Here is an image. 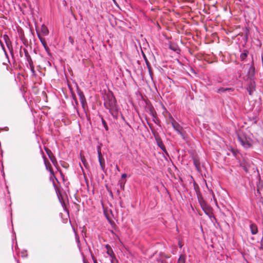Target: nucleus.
Listing matches in <instances>:
<instances>
[{
    "instance_id": "obj_5",
    "label": "nucleus",
    "mask_w": 263,
    "mask_h": 263,
    "mask_svg": "<svg viewBox=\"0 0 263 263\" xmlns=\"http://www.w3.org/2000/svg\"><path fill=\"white\" fill-rule=\"evenodd\" d=\"M43 158L44 159V164L46 166V170H48L50 172V174L53 176V177L55 178V179L57 180V181H58V179H57V178L55 177V176L54 175V172L52 168L51 164L49 162H48L47 159L45 155L43 156Z\"/></svg>"
},
{
    "instance_id": "obj_47",
    "label": "nucleus",
    "mask_w": 263,
    "mask_h": 263,
    "mask_svg": "<svg viewBox=\"0 0 263 263\" xmlns=\"http://www.w3.org/2000/svg\"><path fill=\"white\" fill-rule=\"evenodd\" d=\"M116 167L117 170L118 172H119V171H120V170H119V168L118 167V165H116Z\"/></svg>"
},
{
    "instance_id": "obj_17",
    "label": "nucleus",
    "mask_w": 263,
    "mask_h": 263,
    "mask_svg": "<svg viewBox=\"0 0 263 263\" xmlns=\"http://www.w3.org/2000/svg\"><path fill=\"white\" fill-rule=\"evenodd\" d=\"M251 233L253 235L256 234L258 232V229L257 226L254 223H251L250 226Z\"/></svg>"
},
{
    "instance_id": "obj_2",
    "label": "nucleus",
    "mask_w": 263,
    "mask_h": 263,
    "mask_svg": "<svg viewBox=\"0 0 263 263\" xmlns=\"http://www.w3.org/2000/svg\"><path fill=\"white\" fill-rule=\"evenodd\" d=\"M171 123L173 128L183 138H185L184 134L182 132V127L181 125L177 122L174 118L171 116Z\"/></svg>"
},
{
    "instance_id": "obj_7",
    "label": "nucleus",
    "mask_w": 263,
    "mask_h": 263,
    "mask_svg": "<svg viewBox=\"0 0 263 263\" xmlns=\"http://www.w3.org/2000/svg\"><path fill=\"white\" fill-rule=\"evenodd\" d=\"M145 110L147 112L149 113L153 118H156L157 113L155 110L154 107L150 103H146Z\"/></svg>"
},
{
    "instance_id": "obj_10",
    "label": "nucleus",
    "mask_w": 263,
    "mask_h": 263,
    "mask_svg": "<svg viewBox=\"0 0 263 263\" xmlns=\"http://www.w3.org/2000/svg\"><path fill=\"white\" fill-rule=\"evenodd\" d=\"M239 165L241 167H242L243 170L248 173L249 172V168L250 167V164L249 162H248L246 160L243 159L242 161L239 162Z\"/></svg>"
},
{
    "instance_id": "obj_30",
    "label": "nucleus",
    "mask_w": 263,
    "mask_h": 263,
    "mask_svg": "<svg viewBox=\"0 0 263 263\" xmlns=\"http://www.w3.org/2000/svg\"><path fill=\"white\" fill-rule=\"evenodd\" d=\"M125 182L119 181L118 184L120 185L121 190H124Z\"/></svg>"
},
{
    "instance_id": "obj_16",
    "label": "nucleus",
    "mask_w": 263,
    "mask_h": 263,
    "mask_svg": "<svg viewBox=\"0 0 263 263\" xmlns=\"http://www.w3.org/2000/svg\"><path fill=\"white\" fill-rule=\"evenodd\" d=\"M98 159L101 168L103 172H104L105 168V159L103 157L102 155L98 156Z\"/></svg>"
},
{
    "instance_id": "obj_37",
    "label": "nucleus",
    "mask_w": 263,
    "mask_h": 263,
    "mask_svg": "<svg viewBox=\"0 0 263 263\" xmlns=\"http://www.w3.org/2000/svg\"><path fill=\"white\" fill-rule=\"evenodd\" d=\"M68 39H69V42L71 43V44L73 45L74 43V40L72 39V37L71 36H69Z\"/></svg>"
},
{
    "instance_id": "obj_28",
    "label": "nucleus",
    "mask_w": 263,
    "mask_h": 263,
    "mask_svg": "<svg viewBox=\"0 0 263 263\" xmlns=\"http://www.w3.org/2000/svg\"><path fill=\"white\" fill-rule=\"evenodd\" d=\"M107 254H108L112 258H115V254L112 251V249L111 250H109V249H108V250L107 251Z\"/></svg>"
},
{
    "instance_id": "obj_36",
    "label": "nucleus",
    "mask_w": 263,
    "mask_h": 263,
    "mask_svg": "<svg viewBox=\"0 0 263 263\" xmlns=\"http://www.w3.org/2000/svg\"><path fill=\"white\" fill-rule=\"evenodd\" d=\"M72 97H73V99L74 100L76 105H78V100L76 98V97L75 95H72Z\"/></svg>"
},
{
    "instance_id": "obj_4",
    "label": "nucleus",
    "mask_w": 263,
    "mask_h": 263,
    "mask_svg": "<svg viewBox=\"0 0 263 263\" xmlns=\"http://www.w3.org/2000/svg\"><path fill=\"white\" fill-rule=\"evenodd\" d=\"M247 89L250 96L253 95V92L256 89V84L254 80H249Z\"/></svg>"
},
{
    "instance_id": "obj_15",
    "label": "nucleus",
    "mask_w": 263,
    "mask_h": 263,
    "mask_svg": "<svg viewBox=\"0 0 263 263\" xmlns=\"http://www.w3.org/2000/svg\"><path fill=\"white\" fill-rule=\"evenodd\" d=\"M143 57L144 61L146 63V66L148 69L149 73L150 76L152 77V75L153 74L152 67H151V64H150L148 59H147L146 55L144 54V53H143Z\"/></svg>"
},
{
    "instance_id": "obj_21",
    "label": "nucleus",
    "mask_w": 263,
    "mask_h": 263,
    "mask_svg": "<svg viewBox=\"0 0 263 263\" xmlns=\"http://www.w3.org/2000/svg\"><path fill=\"white\" fill-rule=\"evenodd\" d=\"M42 32L45 35H46L49 33V30L48 28L45 25H42L41 28Z\"/></svg>"
},
{
    "instance_id": "obj_18",
    "label": "nucleus",
    "mask_w": 263,
    "mask_h": 263,
    "mask_svg": "<svg viewBox=\"0 0 263 263\" xmlns=\"http://www.w3.org/2000/svg\"><path fill=\"white\" fill-rule=\"evenodd\" d=\"M234 89L233 88H223V87H220L219 89H217V93H221L224 92L225 91H234Z\"/></svg>"
},
{
    "instance_id": "obj_12",
    "label": "nucleus",
    "mask_w": 263,
    "mask_h": 263,
    "mask_svg": "<svg viewBox=\"0 0 263 263\" xmlns=\"http://www.w3.org/2000/svg\"><path fill=\"white\" fill-rule=\"evenodd\" d=\"M169 48L177 53H179L181 51L178 45L175 43L171 42L169 45Z\"/></svg>"
},
{
    "instance_id": "obj_13",
    "label": "nucleus",
    "mask_w": 263,
    "mask_h": 263,
    "mask_svg": "<svg viewBox=\"0 0 263 263\" xmlns=\"http://www.w3.org/2000/svg\"><path fill=\"white\" fill-rule=\"evenodd\" d=\"M192 159L193 161V163L196 169L199 171L200 168V163L198 157L197 156L193 155L192 156Z\"/></svg>"
},
{
    "instance_id": "obj_43",
    "label": "nucleus",
    "mask_w": 263,
    "mask_h": 263,
    "mask_svg": "<svg viewBox=\"0 0 263 263\" xmlns=\"http://www.w3.org/2000/svg\"><path fill=\"white\" fill-rule=\"evenodd\" d=\"M105 247H106V248L107 250H108V249H109V250L112 249L111 248L110 246L109 245H106L105 246Z\"/></svg>"
},
{
    "instance_id": "obj_35",
    "label": "nucleus",
    "mask_w": 263,
    "mask_h": 263,
    "mask_svg": "<svg viewBox=\"0 0 263 263\" xmlns=\"http://www.w3.org/2000/svg\"><path fill=\"white\" fill-rule=\"evenodd\" d=\"M157 262H160V263H167V261L165 260H161L160 259H157Z\"/></svg>"
},
{
    "instance_id": "obj_29",
    "label": "nucleus",
    "mask_w": 263,
    "mask_h": 263,
    "mask_svg": "<svg viewBox=\"0 0 263 263\" xmlns=\"http://www.w3.org/2000/svg\"><path fill=\"white\" fill-rule=\"evenodd\" d=\"M101 121H102V124H103L104 128L105 129V130L106 131L108 130V127L107 123L106 122L105 120L103 118H101Z\"/></svg>"
},
{
    "instance_id": "obj_19",
    "label": "nucleus",
    "mask_w": 263,
    "mask_h": 263,
    "mask_svg": "<svg viewBox=\"0 0 263 263\" xmlns=\"http://www.w3.org/2000/svg\"><path fill=\"white\" fill-rule=\"evenodd\" d=\"M249 51L247 50H243V52L240 55V58L242 61H244L247 57Z\"/></svg>"
},
{
    "instance_id": "obj_23",
    "label": "nucleus",
    "mask_w": 263,
    "mask_h": 263,
    "mask_svg": "<svg viewBox=\"0 0 263 263\" xmlns=\"http://www.w3.org/2000/svg\"><path fill=\"white\" fill-rule=\"evenodd\" d=\"M23 51H24V52L25 53V55L26 57V58L27 59V61H31V58L30 57V55H29L27 50L26 49V48H23Z\"/></svg>"
},
{
    "instance_id": "obj_11",
    "label": "nucleus",
    "mask_w": 263,
    "mask_h": 263,
    "mask_svg": "<svg viewBox=\"0 0 263 263\" xmlns=\"http://www.w3.org/2000/svg\"><path fill=\"white\" fill-rule=\"evenodd\" d=\"M255 75V68L253 66H251L248 71L247 77L249 80H254Z\"/></svg>"
},
{
    "instance_id": "obj_25",
    "label": "nucleus",
    "mask_w": 263,
    "mask_h": 263,
    "mask_svg": "<svg viewBox=\"0 0 263 263\" xmlns=\"http://www.w3.org/2000/svg\"><path fill=\"white\" fill-rule=\"evenodd\" d=\"M27 62H28L29 67H30V69H31V71L33 73H34L35 70H34V65H33V63L32 59L31 60V61H28Z\"/></svg>"
},
{
    "instance_id": "obj_3",
    "label": "nucleus",
    "mask_w": 263,
    "mask_h": 263,
    "mask_svg": "<svg viewBox=\"0 0 263 263\" xmlns=\"http://www.w3.org/2000/svg\"><path fill=\"white\" fill-rule=\"evenodd\" d=\"M238 141L240 142L241 144L246 148H249L252 146L251 143L247 139L245 136H238Z\"/></svg>"
},
{
    "instance_id": "obj_44",
    "label": "nucleus",
    "mask_w": 263,
    "mask_h": 263,
    "mask_svg": "<svg viewBox=\"0 0 263 263\" xmlns=\"http://www.w3.org/2000/svg\"><path fill=\"white\" fill-rule=\"evenodd\" d=\"M178 246H179V248H181L182 247V245L180 241L179 242Z\"/></svg>"
},
{
    "instance_id": "obj_6",
    "label": "nucleus",
    "mask_w": 263,
    "mask_h": 263,
    "mask_svg": "<svg viewBox=\"0 0 263 263\" xmlns=\"http://www.w3.org/2000/svg\"><path fill=\"white\" fill-rule=\"evenodd\" d=\"M37 36H38L40 41H41L42 44L44 46V49L46 50V51L47 52V54L49 55H51V53L50 52V49H49V47H48V46L47 45V43H46V42L45 39L44 37H43L41 35L40 33H39L38 32H37Z\"/></svg>"
},
{
    "instance_id": "obj_48",
    "label": "nucleus",
    "mask_w": 263,
    "mask_h": 263,
    "mask_svg": "<svg viewBox=\"0 0 263 263\" xmlns=\"http://www.w3.org/2000/svg\"><path fill=\"white\" fill-rule=\"evenodd\" d=\"M83 262L84 263H85V259L84 257H83Z\"/></svg>"
},
{
    "instance_id": "obj_39",
    "label": "nucleus",
    "mask_w": 263,
    "mask_h": 263,
    "mask_svg": "<svg viewBox=\"0 0 263 263\" xmlns=\"http://www.w3.org/2000/svg\"><path fill=\"white\" fill-rule=\"evenodd\" d=\"M262 190V187H261V186H258L257 189V193L260 194H261L260 191H261Z\"/></svg>"
},
{
    "instance_id": "obj_1",
    "label": "nucleus",
    "mask_w": 263,
    "mask_h": 263,
    "mask_svg": "<svg viewBox=\"0 0 263 263\" xmlns=\"http://www.w3.org/2000/svg\"><path fill=\"white\" fill-rule=\"evenodd\" d=\"M104 105L105 108L109 110L113 118L117 119L119 114V108L117 104L116 98L112 94L107 95Z\"/></svg>"
},
{
    "instance_id": "obj_45",
    "label": "nucleus",
    "mask_w": 263,
    "mask_h": 263,
    "mask_svg": "<svg viewBox=\"0 0 263 263\" xmlns=\"http://www.w3.org/2000/svg\"><path fill=\"white\" fill-rule=\"evenodd\" d=\"M20 56L21 57H23V54H22V47H21V49H20Z\"/></svg>"
},
{
    "instance_id": "obj_38",
    "label": "nucleus",
    "mask_w": 263,
    "mask_h": 263,
    "mask_svg": "<svg viewBox=\"0 0 263 263\" xmlns=\"http://www.w3.org/2000/svg\"><path fill=\"white\" fill-rule=\"evenodd\" d=\"M55 179V178L53 177V176H52V175H51V176L50 177V180H52V181H53V185H54V187H55L56 185H55V183H54V181H53V179Z\"/></svg>"
},
{
    "instance_id": "obj_9",
    "label": "nucleus",
    "mask_w": 263,
    "mask_h": 263,
    "mask_svg": "<svg viewBox=\"0 0 263 263\" xmlns=\"http://www.w3.org/2000/svg\"><path fill=\"white\" fill-rule=\"evenodd\" d=\"M77 93L79 96L82 106L83 108L85 107V105L86 104L85 96L83 91L78 87L77 88Z\"/></svg>"
},
{
    "instance_id": "obj_31",
    "label": "nucleus",
    "mask_w": 263,
    "mask_h": 263,
    "mask_svg": "<svg viewBox=\"0 0 263 263\" xmlns=\"http://www.w3.org/2000/svg\"><path fill=\"white\" fill-rule=\"evenodd\" d=\"M97 152H98V156H100L102 155L101 148L100 146H97Z\"/></svg>"
},
{
    "instance_id": "obj_46",
    "label": "nucleus",
    "mask_w": 263,
    "mask_h": 263,
    "mask_svg": "<svg viewBox=\"0 0 263 263\" xmlns=\"http://www.w3.org/2000/svg\"><path fill=\"white\" fill-rule=\"evenodd\" d=\"M112 1H113L114 3L115 4V5L118 6V3H117V2H116V0H112Z\"/></svg>"
},
{
    "instance_id": "obj_22",
    "label": "nucleus",
    "mask_w": 263,
    "mask_h": 263,
    "mask_svg": "<svg viewBox=\"0 0 263 263\" xmlns=\"http://www.w3.org/2000/svg\"><path fill=\"white\" fill-rule=\"evenodd\" d=\"M3 38L5 41L7 46H8V47H9V45L11 44V42L9 39V36L5 34L3 36Z\"/></svg>"
},
{
    "instance_id": "obj_24",
    "label": "nucleus",
    "mask_w": 263,
    "mask_h": 263,
    "mask_svg": "<svg viewBox=\"0 0 263 263\" xmlns=\"http://www.w3.org/2000/svg\"><path fill=\"white\" fill-rule=\"evenodd\" d=\"M185 256L184 255H181L178 260L177 263H185Z\"/></svg>"
},
{
    "instance_id": "obj_34",
    "label": "nucleus",
    "mask_w": 263,
    "mask_h": 263,
    "mask_svg": "<svg viewBox=\"0 0 263 263\" xmlns=\"http://www.w3.org/2000/svg\"><path fill=\"white\" fill-rule=\"evenodd\" d=\"M91 257L93 260V263H98L96 258L95 257L94 255L92 254L91 252Z\"/></svg>"
},
{
    "instance_id": "obj_27",
    "label": "nucleus",
    "mask_w": 263,
    "mask_h": 263,
    "mask_svg": "<svg viewBox=\"0 0 263 263\" xmlns=\"http://www.w3.org/2000/svg\"><path fill=\"white\" fill-rule=\"evenodd\" d=\"M197 196L198 199V201L200 204V206H201V204L202 205V203H203V202H206V201L203 199L201 195V196H200V195Z\"/></svg>"
},
{
    "instance_id": "obj_40",
    "label": "nucleus",
    "mask_w": 263,
    "mask_h": 263,
    "mask_svg": "<svg viewBox=\"0 0 263 263\" xmlns=\"http://www.w3.org/2000/svg\"><path fill=\"white\" fill-rule=\"evenodd\" d=\"M49 158L50 159L51 161H55V160H56V158H55V157H54V155H53L52 156H51V157Z\"/></svg>"
},
{
    "instance_id": "obj_51",
    "label": "nucleus",
    "mask_w": 263,
    "mask_h": 263,
    "mask_svg": "<svg viewBox=\"0 0 263 263\" xmlns=\"http://www.w3.org/2000/svg\"><path fill=\"white\" fill-rule=\"evenodd\" d=\"M78 242L79 243L80 242V241H79V239H78Z\"/></svg>"
},
{
    "instance_id": "obj_41",
    "label": "nucleus",
    "mask_w": 263,
    "mask_h": 263,
    "mask_svg": "<svg viewBox=\"0 0 263 263\" xmlns=\"http://www.w3.org/2000/svg\"><path fill=\"white\" fill-rule=\"evenodd\" d=\"M51 162H52V163H53V164L55 166H57V165L58 164V162H57V159H56V160H55V161H51Z\"/></svg>"
},
{
    "instance_id": "obj_50",
    "label": "nucleus",
    "mask_w": 263,
    "mask_h": 263,
    "mask_svg": "<svg viewBox=\"0 0 263 263\" xmlns=\"http://www.w3.org/2000/svg\"><path fill=\"white\" fill-rule=\"evenodd\" d=\"M117 192H118V194H119V190L117 191Z\"/></svg>"
},
{
    "instance_id": "obj_8",
    "label": "nucleus",
    "mask_w": 263,
    "mask_h": 263,
    "mask_svg": "<svg viewBox=\"0 0 263 263\" xmlns=\"http://www.w3.org/2000/svg\"><path fill=\"white\" fill-rule=\"evenodd\" d=\"M201 207L206 215L210 216L212 214V209L206 202L202 203Z\"/></svg>"
},
{
    "instance_id": "obj_26",
    "label": "nucleus",
    "mask_w": 263,
    "mask_h": 263,
    "mask_svg": "<svg viewBox=\"0 0 263 263\" xmlns=\"http://www.w3.org/2000/svg\"><path fill=\"white\" fill-rule=\"evenodd\" d=\"M44 149L46 151L47 155L48 156L49 158H50L51 156H52L53 154H52V152L47 147L44 146Z\"/></svg>"
},
{
    "instance_id": "obj_32",
    "label": "nucleus",
    "mask_w": 263,
    "mask_h": 263,
    "mask_svg": "<svg viewBox=\"0 0 263 263\" xmlns=\"http://www.w3.org/2000/svg\"><path fill=\"white\" fill-rule=\"evenodd\" d=\"M231 152L232 153L234 156L236 157L238 154V151L233 148L231 149Z\"/></svg>"
},
{
    "instance_id": "obj_14",
    "label": "nucleus",
    "mask_w": 263,
    "mask_h": 263,
    "mask_svg": "<svg viewBox=\"0 0 263 263\" xmlns=\"http://www.w3.org/2000/svg\"><path fill=\"white\" fill-rule=\"evenodd\" d=\"M157 140V144L158 146L163 151V152L167 156H168V154L165 148L164 145L163 144L162 141L160 140V138H156Z\"/></svg>"
},
{
    "instance_id": "obj_42",
    "label": "nucleus",
    "mask_w": 263,
    "mask_h": 263,
    "mask_svg": "<svg viewBox=\"0 0 263 263\" xmlns=\"http://www.w3.org/2000/svg\"><path fill=\"white\" fill-rule=\"evenodd\" d=\"M127 177V174H123L122 175H121V178L122 179H124V178H125Z\"/></svg>"
},
{
    "instance_id": "obj_33",
    "label": "nucleus",
    "mask_w": 263,
    "mask_h": 263,
    "mask_svg": "<svg viewBox=\"0 0 263 263\" xmlns=\"http://www.w3.org/2000/svg\"><path fill=\"white\" fill-rule=\"evenodd\" d=\"M81 160H82V163H83V164L85 166H86V159H85L84 156H83L81 155Z\"/></svg>"
},
{
    "instance_id": "obj_20",
    "label": "nucleus",
    "mask_w": 263,
    "mask_h": 263,
    "mask_svg": "<svg viewBox=\"0 0 263 263\" xmlns=\"http://www.w3.org/2000/svg\"><path fill=\"white\" fill-rule=\"evenodd\" d=\"M194 190L195 191L197 195H200L201 196V193L200 192V188L198 184L196 182H194L193 183Z\"/></svg>"
},
{
    "instance_id": "obj_49",
    "label": "nucleus",
    "mask_w": 263,
    "mask_h": 263,
    "mask_svg": "<svg viewBox=\"0 0 263 263\" xmlns=\"http://www.w3.org/2000/svg\"><path fill=\"white\" fill-rule=\"evenodd\" d=\"M261 187H262V189H263V184L260 185Z\"/></svg>"
}]
</instances>
